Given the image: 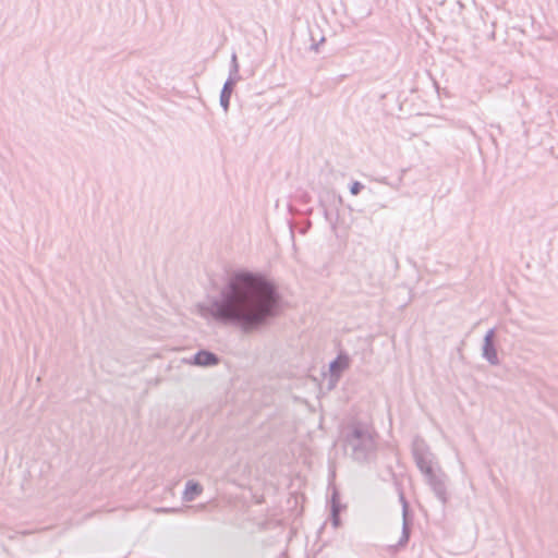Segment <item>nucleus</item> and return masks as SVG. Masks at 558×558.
I'll use <instances>...</instances> for the list:
<instances>
[{
    "mask_svg": "<svg viewBox=\"0 0 558 558\" xmlns=\"http://www.w3.org/2000/svg\"><path fill=\"white\" fill-rule=\"evenodd\" d=\"M274 304V288L264 277L240 271L231 277L223 299L210 311L218 318L253 324L269 314Z\"/></svg>",
    "mask_w": 558,
    "mask_h": 558,
    "instance_id": "nucleus-1",
    "label": "nucleus"
},
{
    "mask_svg": "<svg viewBox=\"0 0 558 558\" xmlns=\"http://www.w3.org/2000/svg\"><path fill=\"white\" fill-rule=\"evenodd\" d=\"M201 493V487L197 484H190L186 488V495L192 498L194 495Z\"/></svg>",
    "mask_w": 558,
    "mask_h": 558,
    "instance_id": "nucleus-3",
    "label": "nucleus"
},
{
    "mask_svg": "<svg viewBox=\"0 0 558 558\" xmlns=\"http://www.w3.org/2000/svg\"><path fill=\"white\" fill-rule=\"evenodd\" d=\"M194 361L198 365L207 366L214 365L217 363V359L213 353L209 352H199L195 355Z\"/></svg>",
    "mask_w": 558,
    "mask_h": 558,
    "instance_id": "nucleus-2",
    "label": "nucleus"
},
{
    "mask_svg": "<svg viewBox=\"0 0 558 558\" xmlns=\"http://www.w3.org/2000/svg\"><path fill=\"white\" fill-rule=\"evenodd\" d=\"M348 365V361L345 359L339 357L335 363L331 364V369L336 371L337 368H344Z\"/></svg>",
    "mask_w": 558,
    "mask_h": 558,
    "instance_id": "nucleus-4",
    "label": "nucleus"
},
{
    "mask_svg": "<svg viewBox=\"0 0 558 558\" xmlns=\"http://www.w3.org/2000/svg\"><path fill=\"white\" fill-rule=\"evenodd\" d=\"M361 189H362L361 183H359V182H354V183L352 184V186H351V193H352L353 195H356V194H359V193H360Z\"/></svg>",
    "mask_w": 558,
    "mask_h": 558,
    "instance_id": "nucleus-5",
    "label": "nucleus"
}]
</instances>
